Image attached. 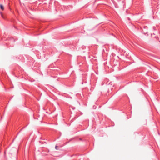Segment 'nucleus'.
Returning <instances> with one entry per match:
<instances>
[{"label": "nucleus", "instance_id": "obj_2", "mask_svg": "<svg viewBox=\"0 0 160 160\" xmlns=\"http://www.w3.org/2000/svg\"><path fill=\"white\" fill-rule=\"evenodd\" d=\"M55 149L56 150H58V146H55Z\"/></svg>", "mask_w": 160, "mask_h": 160}, {"label": "nucleus", "instance_id": "obj_1", "mask_svg": "<svg viewBox=\"0 0 160 160\" xmlns=\"http://www.w3.org/2000/svg\"><path fill=\"white\" fill-rule=\"evenodd\" d=\"M0 7L1 9H2V10H4V7L2 4H0Z\"/></svg>", "mask_w": 160, "mask_h": 160}, {"label": "nucleus", "instance_id": "obj_3", "mask_svg": "<svg viewBox=\"0 0 160 160\" xmlns=\"http://www.w3.org/2000/svg\"><path fill=\"white\" fill-rule=\"evenodd\" d=\"M144 29L147 28H148V27H146H146H144Z\"/></svg>", "mask_w": 160, "mask_h": 160}]
</instances>
